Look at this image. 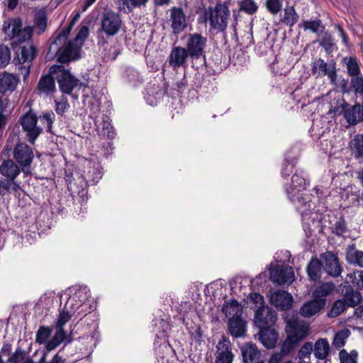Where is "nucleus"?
Returning <instances> with one entry per match:
<instances>
[{
	"label": "nucleus",
	"mask_w": 363,
	"mask_h": 363,
	"mask_svg": "<svg viewBox=\"0 0 363 363\" xmlns=\"http://www.w3.org/2000/svg\"><path fill=\"white\" fill-rule=\"evenodd\" d=\"M90 290L85 286H73L67 289L62 297V301L66 299L67 308L74 309L77 316H80L89 313L91 304Z\"/></svg>",
	"instance_id": "1"
},
{
	"label": "nucleus",
	"mask_w": 363,
	"mask_h": 363,
	"mask_svg": "<svg viewBox=\"0 0 363 363\" xmlns=\"http://www.w3.org/2000/svg\"><path fill=\"white\" fill-rule=\"evenodd\" d=\"M306 186L305 179L298 174L291 178V184L286 188L290 201L297 206L302 214H308L315 206L308 194H303Z\"/></svg>",
	"instance_id": "2"
},
{
	"label": "nucleus",
	"mask_w": 363,
	"mask_h": 363,
	"mask_svg": "<svg viewBox=\"0 0 363 363\" xmlns=\"http://www.w3.org/2000/svg\"><path fill=\"white\" fill-rule=\"evenodd\" d=\"M70 29L67 28L61 32L50 45V50L57 48L56 52L57 61L62 63H69L82 57L80 45H77L72 41L66 43Z\"/></svg>",
	"instance_id": "3"
},
{
	"label": "nucleus",
	"mask_w": 363,
	"mask_h": 363,
	"mask_svg": "<svg viewBox=\"0 0 363 363\" xmlns=\"http://www.w3.org/2000/svg\"><path fill=\"white\" fill-rule=\"evenodd\" d=\"M2 30L9 39L17 42H25L30 40L33 35V28H22V22L19 18H9L4 22Z\"/></svg>",
	"instance_id": "4"
},
{
	"label": "nucleus",
	"mask_w": 363,
	"mask_h": 363,
	"mask_svg": "<svg viewBox=\"0 0 363 363\" xmlns=\"http://www.w3.org/2000/svg\"><path fill=\"white\" fill-rule=\"evenodd\" d=\"M230 12L225 4H218L214 7H209L205 12L206 19L208 21L213 30L223 31L225 30Z\"/></svg>",
	"instance_id": "5"
},
{
	"label": "nucleus",
	"mask_w": 363,
	"mask_h": 363,
	"mask_svg": "<svg viewBox=\"0 0 363 363\" xmlns=\"http://www.w3.org/2000/svg\"><path fill=\"white\" fill-rule=\"evenodd\" d=\"M57 82L60 90L65 94H70L74 89H84L86 85L74 77L63 66H58L56 70Z\"/></svg>",
	"instance_id": "6"
},
{
	"label": "nucleus",
	"mask_w": 363,
	"mask_h": 363,
	"mask_svg": "<svg viewBox=\"0 0 363 363\" xmlns=\"http://www.w3.org/2000/svg\"><path fill=\"white\" fill-rule=\"evenodd\" d=\"M38 118L35 112L30 110L20 118L23 130L26 133V138L30 144H34L38 137L43 132V128L37 125Z\"/></svg>",
	"instance_id": "7"
},
{
	"label": "nucleus",
	"mask_w": 363,
	"mask_h": 363,
	"mask_svg": "<svg viewBox=\"0 0 363 363\" xmlns=\"http://www.w3.org/2000/svg\"><path fill=\"white\" fill-rule=\"evenodd\" d=\"M185 48L191 59L205 57V48L207 39L199 33H189L186 35Z\"/></svg>",
	"instance_id": "8"
},
{
	"label": "nucleus",
	"mask_w": 363,
	"mask_h": 363,
	"mask_svg": "<svg viewBox=\"0 0 363 363\" xmlns=\"http://www.w3.org/2000/svg\"><path fill=\"white\" fill-rule=\"evenodd\" d=\"M286 335L301 342L309 334V325L303 320L292 318L287 320L286 325Z\"/></svg>",
	"instance_id": "9"
},
{
	"label": "nucleus",
	"mask_w": 363,
	"mask_h": 363,
	"mask_svg": "<svg viewBox=\"0 0 363 363\" xmlns=\"http://www.w3.org/2000/svg\"><path fill=\"white\" fill-rule=\"evenodd\" d=\"M270 280L279 285L290 284L294 280L293 268L290 266L282 264L272 267L269 269Z\"/></svg>",
	"instance_id": "10"
},
{
	"label": "nucleus",
	"mask_w": 363,
	"mask_h": 363,
	"mask_svg": "<svg viewBox=\"0 0 363 363\" xmlns=\"http://www.w3.org/2000/svg\"><path fill=\"white\" fill-rule=\"evenodd\" d=\"M323 267L327 274L332 277L337 278L342 272L343 268L337 255L330 251L321 255Z\"/></svg>",
	"instance_id": "11"
},
{
	"label": "nucleus",
	"mask_w": 363,
	"mask_h": 363,
	"mask_svg": "<svg viewBox=\"0 0 363 363\" xmlns=\"http://www.w3.org/2000/svg\"><path fill=\"white\" fill-rule=\"evenodd\" d=\"M13 158L25 171V168L29 167L33 160V150L26 143H21L16 145L13 150Z\"/></svg>",
	"instance_id": "12"
},
{
	"label": "nucleus",
	"mask_w": 363,
	"mask_h": 363,
	"mask_svg": "<svg viewBox=\"0 0 363 363\" xmlns=\"http://www.w3.org/2000/svg\"><path fill=\"white\" fill-rule=\"evenodd\" d=\"M276 320V313L268 306L258 308L255 311V323L259 329L272 328Z\"/></svg>",
	"instance_id": "13"
},
{
	"label": "nucleus",
	"mask_w": 363,
	"mask_h": 363,
	"mask_svg": "<svg viewBox=\"0 0 363 363\" xmlns=\"http://www.w3.org/2000/svg\"><path fill=\"white\" fill-rule=\"evenodd\" d=\"M215 355L216 363H232L233 359L232 345L228 337L222 336L219 340Z\"/></svg>",
	"instance_id": "14"
},
{
	"label": "nucleus",
	"mask_w": 363,
	"mask_h": 363,
	"mask_svg": "<svg viewBox=\"0 0 363 363\" xmlns=\"http://www.w3.org/2000/svg\"><path fill=\"white\" fill-rule=\"evenodd\" d=\"M269 301L278 310L286 311L292 307L293 296L285 291L276 290L270 292Z\"/></svg>",
	"instance_id": "15"
},
{
	"label": "nucleus",
	"mask_w": 363,
	"mask_h": 363,
	"mask_svg": "<svg viewBox=\"0 0 363 363\" xmlns=\"http://www.w3.org/2000/svg\"><path fill=\"white\" fill-rule=\"evenodd\" d=\"M169 21L172 33L175 35L184 31L187 26L186 15L182 9L179 7H173L170 9Z\"/></svg>",
	"instance_id": "16"
},
{
	"label": "nucleus",
	"mask_w": 363,
	"mask_h": 363,
	"mask_svg": "<svg viewBox=\"0 0 363 363\" xmlns=\"http://www.w3.org/2000/svg\"><path fill=\"white\" fill-rule=\"evenodd\" d=\"M312 72L313 74L327 75L331 83L335 84L337 74L335 64H327L323 60L319 58L313 63Z\"/></svg>",
	"instance_id": "17"
},
{
	"label": "nucleus",
	"mask_w": 363,
	"mask_h": 363,
	"mask_svg": "<svg viewBox=\"0 0 363 363\" xmlns=\"http://www.w3.org/2000/svg\"><path fill=\"white\" fill-rule=\"evenodd\" d=\"M189 54L185 48L177 46L172 48L169 55V64L173 68L184 66Z\"/></svg>",
	"instance_id": "18"
},
{
	"label": "nucleus",
	"mask_w": 363,
	"mask_h": 363,
	"mask_svg": "<svg viewBox=\"0 0 363 363\" xmlns=\"http://www.w3.org/2000/svg\"><path fill=\"white\" fill-rule=\"evenodd\" d=\"M313 351L314 357L318 359L317 361L330 360L328 357L330 353V347L326 338L317 340L313 345Z\"/></svg>",
	"instance_id": "19"
},
{
	"label": "nucleus",
	"mask_w": 363,
	"mask_h": 363,
	"mask_svg": "<svg viewBox=\"0 0 363 363\" xmlns=\"http://www.w3.org/2000/svg\"><path fill=\"white\" fill-rule=\"evenodd\" d=\"M325 306V301L313 298V300L307 301L303 305L299 313L305 318H310L320 312Z\"/></svg>",
	"instance_id": "20"
},
{
	"label": "nucleus",
	"mask_w": 363,
	"mask_h": 363,
	"mask_svg": "<svg viewBox=\"0 0 363 363\" xmlns=\"http://www.w3.org/2000/svg\"><path fill=\"white\" fill-rule=\"evenodd\" d=\"M18 78L13 74L4 72L0 74V93L6 94L13 91L18 84Z\"/></svg>",
	"instance_id": "21"
},
{
	"label": "nucleus",
	"mask_w": 363,
	"mask_h": 363,
	"mask_svg": "<svg viewBox=\"0 0 363 363\" xmlns=\"http://www.w3.org/2000/svg\"><path fill=\"white\" fill-rule=\"evenodd\" d=\"M347 123L355 125L363 121V105L357 103L348 108L344 114Z\"/></svg>",
	"instance_id": "22"
},
{
	"label": "nucleus",
	"mask_w": 363,
	"mask_h": 363,
	"mask_svg": "<svg viewBox=\"0 0 363 363\" xmlns=\"http://www.w3.org/2000/svg\"><path fill=\"white\" fill-rule=\"evenodd\" d=\"M279 334L274 328L260 329L259 338L262 345L267 349L274 348L276 346Z\"/></svg>",
	"instance_id": "23"
},
{
	"label": "nucleus",
	"mask_w": 363,
	"mask_h": 363,
	"mask_svg": "<svg viewBox=\"0 0 363 363\" xmlns=\"http://www.w3.org/2000/svg\"><path fill=\"white\" fill-rule=\"evenodd\" d=\"M345 259L348 264L363 268V251L357 249L354 244L347 247Z\"/></svg>",
	"instance_id": "24"
},
{
	"label": "nucleus",
	"mask_w": 363,
	"mask_h": 363,
	"mask_svg": "<svg viewBox=\"0 0 363 363\" xmlns=\"http://www.w3.org/2000/svg\"><path fill=\"white\" fill-rule=\"evenodd\" d=\"M222 311L228 320L240 317L242 313V306L238 301L231 300L225 301L222 307Z\"/></svg>",
	"instance_id": "25"
},
{
	"label": "nucleus",
	"mask_w": 363,
	"mask_h": 363,
	"mask_svg": "<svg viewBox=\"0 0 363 363\" xmlns=\"http://www.w3.org/2000/svg\"><path fill=\"white\" fill-rule=\"evenodd\" d=\"M36 49L30 44L23 45L17 52V59L20 64H30L35 56Z\"/></svg>",
	"instance_id": "26"
},
{
	"label": "nucleus",
	"mask_w": 363,
	"mask_h": 363,
	"mask_svg": "<svg viewBox=\"0 0 363 363\" xmlns=\"http://www.w3.org/2000/svg\"><path fill=\"white\" fill-rule=\"evenodd\" d=\"M243 363H252L259 357V351L255 344L246 343L241 347Z\"/></svg>",
	"instance_id": "27"
},
{
	"label": "nucleus",
	"mask_w": 363,
	"mask_h": 363,
	"mask_svg": "<svg viewBox=\"0 0 363 363\" xmlns=\"http://www.w3.org/2000/svg\"><path fill=\"white\" fill-rule=\"evenodd\" d=\"M0 173L9 178L8 180L14 182L15 178L19 174L20 169L13 161L8 160L0 166Z\"/></svg>",
	"instance_id": "28"
},
{
	"label": "nucleus",
	"mask_w": 363,
	"mask_h": 363,
	"mask_svg": "<svg viewBox=\"0 0 363 363\" xmlns=\"http://www.w3.org/2000/svg\"><path fill=\"white\" fill-rule=\"evenodd\" d=\"M245 330L246 323L241 316L228 320V330L233 336L235 337H242L244 335Z\"/></svg>",
	"instance_id": "29"
},
{
	"label": "nucleus",
	"mask_w": 363,
	"mask_h": 363,
	"mask_svg": "<svg viewBox=\"0 0 363 363\" xmlns=\"http://www.w3.org/2000/svg\"><path fill=\"white\" fill-rule=\"evenodd\" d=\"M335 289V286L332 282L322 283L313 291V298L326 302L325 298L331 294L334 291Z\"/></svg>",
	"instance_id": "30"
},
{
	"label": "nucleus",
	"mask_w": 363,
	"mask_h": 363,
	"mask_svg": "<svg viewBox=\"0 0 363 363\" xmlns=\"http://www.w3.org/2000/svg\"><path fill=\"white\" fill-rule=\"evenodd\" d=\"M323 263L317 258L313 257L307 267L308 277L312 281H316L320 278Z\"/></svg>",
	"instance_id": "31"
},
{
	"label": "nucleus",
	"mask_w": 363,
	"mask_h": 363,
	"mask_svg": "<svg viewBox=\"0 0 363 363\" xmlns=\"http://www.w3.org/2000/svg\"><path fill=\"white\" fill-rule=\"evenodd\" d=\"M101 35L107 38L113 35V14L108 13L104 15L101 21Z\"/></svg>",
	"instance_id": "32"
},
{
	"label": "nucleus",
	"mask_w": 363,
	"mask_h": 363,
	"mask_svg": "<svg viewBox=\"0 0 363 363\" xmlns=\"http://www.w3.org/2000/svg\"><path fill=\"white\" fill-rule=\"evenodd\" d=\"M299 16L296 13L294 6H286L284 9V16L281 21L285 25L292 27L298 21Z\"/></svg>",
	"instance_id": "33"
},
{
	"label": "nucleus",
	"mask_w": 363,
	"mask_h": 363,
	"mask_svg": "<svg viewBox=\"0 0 363 363\" xmlns=\"http://www.w3.org/2000/svg\"><path fill=\"white\" fill-rule=\"evenodd\" d=\"M351 335V332L349 329L345 328L337 331L333 340V346L335 349H340L344 347L346 344L347 338Z\"/></svg>",
	"instance_id": "34"
},
{
	"label": "nucleus",
	"mask_w": 363,
	"mask_h": 363,
	"mask_svg": "<svg viewBox=\"0 0 363 363\" xmlns=\"http://www.w3.org/2000/svg\"><path fill=\"white\" fill-rule=\"evenodd\" d=\"M38 89L40 92L50 94L55 89L54 79L48 75L42 77L38 85Z\"/></svg>",
	"instance_id": "35"
},
{
	"label": "nucleus",
	"mask_w": 363,
	"mask_h": 363,
	"mask_svg": "<svg viewBox=\"0 0 363 363\" xmlns=\"http://www.w3.org/2000/svg\"><path fill=\"white\" fill-rule=\"evenodd\" d=\"M350 147L356 158L363 157V135H356L350 141Z\"/></svg>",
	"instance_id": "36"
},
{
	"label": "nucleus",
	"mask_w": 363,
	"mask_h": 363,
	"mask_svg": "<svg viewBox=\"0 0 363 363\" xmlns=\"http://www.w3.org/2000/svg\"><path fill=\"white\" fill-rule=\"evenodd\" d=\"M348 307H354L357 306L362 299L361 294L352 289H347L342 298Z\"/></svg>",
	"instance_id": "37"
},
{
	"label": "nucleus",
	"mask_w": 363,
	"mask_h": 363,
	"mask_svg": "<svg viewBox=\"0 0 363 363\" xmlns=\"http://www.w3.org/2000/svg\"><path fill=\"white\" fill-rule=\"evenodd\" d=\"M74 315H77L76 311L74 309H67V304L65 303L64 309L60 313L59 317L57 319L55 328H62L63 325Z\"/></svg>",
	"instance_id": "38"
},
{
	"label": "nucleus",
	"mask_w": 363,
	"mask_h": 363,
	"mask_svg": "<svg viewBox=\"0 0 363 363\" xmlns=\"http://www.w3.org/2000/svg\"><path fill=\"white\" fill-rule=\"evenodd\" d=\"M340 363H357L358 352L355 350L348 352L346 350L342 349L338 354Z\"/></svg>",
	"instance_id": "39"
},
{
	"label": "nucleus",
	"mask_w": 363,
	"mask_h": 363,
	"mask_svg": "<svg viewBox=\"0 0 363 363\" xmlns=\"http://www.w3.org/2000/svg\"><path fill=\"white\" fill-rule=\"evenodd\" d=\"M299 342V341L286 335V338L281 346L280 351L285 356L289 355L298 347Z\"/></svg>",
	"instance_id": "40"
},
{
	"label": "nucleus",
	"mask_w": 363,
	"mask_h": 363,
	"mask_svg": "<svg viewBox=\"0 0 363 363\" xmlns=\"http://www.w3.org/2000/svg\"><path fill=\"white\" fill-rule=\"evenodd\" d=\"M347 307V303L343 299H338L333 303L328 315L330 318L337 317L343 313Z\"/></svg>",
	"instance_id": "41"
},
{
	"label": "nucleus",
	"mask_w": 363,
	"mask_h": 363,
	"mask_svg": "<svg viewBox=\"0 0 363 363\" xmlns=\"http://www.w3.org/2000/svg\"><path fill=\"white\" fill-rule=\"evenodd\" d=\"M35 27L39 29V32H43L47 26L46 12L44 10H40L36 12L34 18Z\"/></svg>",
	"instance_id": "42"
},
{
	"label": "nucleus",
	"mask_w": 363,
	"mask_h": 363,
	"mask_svg": "<svg viewBox=\"0 0 363 363\" xmlns=\"http://www.w3.org/2000/svg\"><path fill=\"white\" fill-rule=\"evenodd\" d=\"M346 67L350 77L362 74L359 66L354 57H349L346 62Z\"/></svg>",
	"instance_id": "43"
},
{
	"label": "nucleus",
	"mask_w": 363,
	"mask_h": 363,
	"mask_svg": "<svg viewBox=\"0 0 363 363\" xmlns=\"http://www.w3.org/2000/svg\"><path fill=\"white\" fill-rule=\"evenodd\" d=\"M20 189L19 185L15 182L8 179L0 180V194L5 195L9 193L11 190L16 191Z\"/></svg>",
	"instance_id": "44"
},
{
	"label": "nucleus",
	"mask_w": 363,
	"mask_h": 363,
	"mask_svg": "<svg viewBox=\"0 0 363 363\" xmlns=\"http://www.w3.org/2000/svg\"><path fill=\"white\" fill-rule=\"evenodd\" d=\"M350 87L356 95H363V75L360 74L351 77Z\"/></svg>",
	"instance_id": "45"
},
{
	"label": "nucleus",
	"mask_w": 363,
	"mask_h": 363,
	"mask_svg": "<svg viewBox=\"0 0 363 363\" xmlns=\"http://www.w3.org/2000/svg\"><path fill=\"white\" fill-rule=\"evenodd\" d=\"M123 79L133 85H136L140 82V75L137 70L133 68L126 69L122 76Z\"/></svg>",
	"instance_id": "46"
},
{
	"label": "nucleus",
	"mask_w": 363,
	"mask_h": 363,
	"mask_svg": "<svg viewBox=\"0 0 363 363\" xmlns=\"http://www.w3.org/2000/svg\"><path fill=\"white\" fill-rule=\"evenodd\" d=\"M347 277L358 289H363V271H354L352 273L348 274Z\"/></svg>",
	"instance_id": "47"
},
{
	"label": "nucleus",
	"mask_w": 363,
	"mask_h": 363,
	"mask_svg": "<svg viewBox=\"0 0 363 363\" xmlns=\"http://www.w3.org/2000/svg\"><path fill=\"white\" fill-rule=\"evenodd\" d=\"M313 345L311 342H305L298 352V357L300 361L303 360L306 358H310L313 351Z\"/></svg>",
	"instance_id": "48"
},
{
	"label": "nucleus",
	"mask_w": 363,
	"mask_h": 363,
	"mask_svg": "<svg viewBox=\"0 0 363 363\" xmlns=\"http://www.w3.org/2000/svg\"><path fill=\"white\" fill-rule=\"evenodd\" d=\"M348 231L345 220L340 218L333 227V233L337 236H343Z\"/></svg>",
	"instance_id": "49"
},
{
	"label": "nucleus",
	"mask_w": 363,
	"mask_h": 363,
	"mask_svg": "<svg viewBox=\"0 0 363 363\" xmlns=\"http://www.w3.org/2000/svg\"><path fill=\"white\" fill-rule=\"evenodd\" d=\"M11 60L9 48L5 45H0V67H6Z\"/></svg>",
	"instance_id": "50"
},
{
	"label": "nucleus",
	"mask_w": 363,
	"mask_h": 363,
	"mask_svg": "<svg viewBox=\"0 0 363 363\" xmlns=\"http://www.w3.org/2000/svg\"><path fill=\"white\" fill-rule=\"evenodd\" d=\"M266 7L269 12L275 15L282 9L281 0H266Z\"/></svg>",
	"instance_id": "51"
},
{
	"label": "nucleus",
	"mask_w": 363,
	"mask_h": 363,
	"mask_svg": "<svg viewBox=\"0 0 363 363\" xmlns=\"http://www.w3.org/2000/svg\"><path fill=\"white\" fill-rule=\"evenodd\" d=\"M250 301L252 303L250 307L255 309V311L258 308L266 307L265 306H264V301L263 296L259 294H252L250 298Z\"/></svg>",
	"instance_id": "52"
},
{
	"label": "nucleus",
	"mask_w": 363,
	"mask_h": 363,
	"mask_svg": "<svg viewBox=\"0 0 363 363\" xmlns=\"http://www.w3.org/2000/svg\"><path fill=\"white\" fill-rule=\"evenodd\" d=\"M50 330L49 329V328L44 326L40 327L36 334V342L40 344L45 343L47 341L48 337L50 336Z\"/></svg>",
	"instance_id": "53"
},
{
	"label": "nucleus",
	"mask_w": 363,
	"mask_h": 363,
	"mask_svg": "<svg viewBox=\"0 0 363 363\" xmlns=\"http://www.w3.org/2000/svg\"><path fill=\"white\" fill-rule=\"evenodd\" d=\"M42 123L45 124L48 132H51L52 125L55 121V114L52 112L45 113L40 116Z\"/></svg>",
	"instance_id": "54"
},
{
	"label": "nucleus",
	"mask_w": 363,
	"mask_h": 363,
	"mask_svg": "<svg viewBox=\"0 0 363 363\" xmlns=\"http://www.w3.org/2000/svg\"><path fill=\"white\" fill-rule=\"evenodd\" d=\"M321 22L320 20L303 21L299 27H303L305 30H309L313 33H318L320 27Z\"/></svg>",
	"instance_id": "55"
},
{
	"label": "nucleus",
	"mask_w": 363,
	"mask_h": 363,
	"mask_svg": "<svg viewBox=\"0 0 363 363\" xmlns=\"http://www.w3.org/2000/svg\"><path fill=\"white\" fill-rule=\"evenodd\" d=\"M240 9L248 14H253L257 10V6L253 0H244L241 4Z\"/></svg>",
	"instance_id": "56"
},
{
	"label": "nucleus",
	"mask_w": 363,
	"mask_h": 363,
	"mask_svg": "<svg viewBox=\"0 0 363 363\" xmlns=\"http://www.w3.org/2000/svg\"><path fill=\"white\" fill-rule=\"evenodd\" d=\"M89 35V28L87 26H82L79 30L77 36L74 40V43L77 45H80L81 48Z\"/></svg>",
	"instance_id": "57"
},
{
	"label": "nucleus",
	"mask_w": 363,
	"mask_h": 363,
	"mask_svg": "<svg viewBox=\"0 0 363 363\" xmlns=\"http://www.w3.org/2000/svg\"><path fill=\"white\" fill-rule=\"evenodd\" d=\"M26 358L27 357H26L25 354L22 350H17L9 358L8 362L10 363H22Z\"/></svg>",
	"instance_id": "58"
},
{
	"label": "nucleus",
	"mask_w": 363,
	"mask_h": 363,
	"mask_svg": "<svg viewBox=\"0 0 363 363\" xmlns=\"http://www.w3.org/2000/svg\"><path fill=\"white\" fill-rule=\"evenodd\" d=\"M124 5L127 6L129 10L133 8L145 6L148 0H122Z\"/></svg>",
	"instance_id": "59"
},
{
	"label": "nucleus",
	"mask_w": 363,
	"mask_h": 363,
	"mask_svg": "<svg viewBox=\"0 0 363 363\" xmlns=\"http://www.w3.org/2000/svg\"><path fill=\"white\" fill-rule=\"evenodd\" d=\"M69 106L67 99L62 98L60 101H55V111L58 114L65 113Z\"/></svg>",
	"instance_id": "60"
},
{
	"label": "nucleus",
	"mask_w": 363,
	"mask_h": 363,
	"mask_svg": "<svg viewBox=\"0 0 363 363\" xmlns=\"http://www.w3.org/2000/svg\"><path fill=\"white\" fill-rule=\"evenodd\" d=\"M56 329L57 332L52 338H54L56 341H58L60 343H62L65 339L67 333L63 330V328H56Z\"/></svg>",
	"instance_id": "61"
},
{
	"label": "nucleus",
	"mask_w": 363,
	"mask_h": 363,
	"mask_svg": "<svg viewBox=\"0 0 363 363\" xmlns=\"http://www.w3.org/2000/svg\"><path fill=\"white\" fill-rule=\"evenodd\" d=\"M54 298H55V296H54L53 293L45 294L43 296H42L40 297V304H43L44 303H46V302L48 301L47 305H50V303H52L53 302Z\"/></svg>",
	"instance_id": "62"
},
{
	"label": "nucleus",
	"mask_w": 363,
	"mask_h": 363,
	"mask_svg": "<svg viewBox=\"0 0 363 363\" xmlns=\"http://www.w3.org/2000/svg\"><path fill=\"white\" fill-rule=\"evenodd\" d=\"M284 357H285V355H284L281 351L280 352L274 353L270 357L268 363H279Z\"/></svg>",
	"instance_id": "63"
},
{
	"label": "nucleus",
	"mask_w": 363,
	"mask_h": 363,
	"mask_svg": "<svg viewBox=\"0 0 363 363\" xmlns=\"http://www.w3.org/2000/svg\"><path fill=\"white\" fill-rule=\"evenodd\" d=\"M4 109V104L1 97H0V129L5 125L6 121V116L3 113Z\"/></svg>",
	"instance_id": "64"
}]
</instances>
